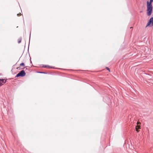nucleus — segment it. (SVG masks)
Masks as SVG:
<instances>
[{
    "label": "nucleus",
    "instance_id": "f257e3e1",
    "mask_svg": "<svg viewBox=\"0 0 153 153\" xmlns=\"http://www.w3.org/2000/svg\"><path fill=\"white\" fill-rule=\"evenodd\" d=\"M153 7L152 4L148 3V1L147 2V14L148 16H150L152 12Z\"/></svg>",
    "mask_w": 153,
    "mask_h": 153
},
{
    "label": "nucleus",
    "instance_id": "f03ea898",
    "mask_svg": "<svg viewBox=\"0 0 153 153\" xmlns=\"http://www.w3.org/2000/svg\"><path fill=\"white\" fill-rule=\"evenodd\" d=\"M25 74L26 73L25 71L23 70H22L21 71L16 75V77H23L25 75Z\"/></svg>",
    "mask_w": 153,
    "mask_h": 153
},
{
    "label": "nucleus",
    "instance_id": "7ed1b4c3",
    "mask_svg": "<svg viewBox=\"0 0 153 153\" xmlns=\"http://www.w3.org/2000/svg\"><path fill=\"white\" fill-rule=\"evenodd\" d=\"M153 25V17H152L149 20L147 23L146 27L149 26H152Z\"/></svg>",
    "mask_w": 153,
    "mask_h": 153
},
{
    "label": "nucleus",
    "instance_id": "20e7f679",
    "mask_svg": "<svg viewBox=\"0 0 153 153\" xmlns=\"http://www.w3.org/2000/svg\"><path fill=\"white\" fill-rule=\"evenodd\" d=\"M7 79H0V82H1L2 84H4L7 81Z\"/></svg>",
    "mask_w": 153,
    "mask_h": 153
},
{
    "label": "nucleus",
    "instance_id": "39448f33",
    "mask_svg": "<svg viewBox=\"0 0 153 153\" xmlns=\"http://www.w3.org/2000/svg\"><path fill=\"white\" fill-rule=\"evenodd\" d=\"M22 40V37H20L18 40V43H20L21 42V40Z\"/></svg>",
    "mask_w": 153,
    "mask_h": 153
},
{
    "label": "nucleus",
    "instance_id": "423d86ee",
    "mask_svg": "<svg viewBox=\"0 0 153 153\" xmlns=\"http://www.w3.org/2000/svg\"><path fill=\"white\" fill-rule=\"evenodd\" d=\"M42 67H44V68H45L46 67H49V68H53L52 67H49L48 65H43V66H42Z\"/></svg>",
    "mask_w": 153,
    "mask_h": 153
},
{
    "label": "nucleus",
    "instance_id": "0eeeda50",
    "mask_svg": "<svg viewBox=\"0 0 153 153\" xmlns=\"http://www.w3.org/2000/svg\"><path fill=\"white\" fill-rule=\"evenodd\" d=\"M20 66H23V67H25V65L24 64V63H21L20 64Z\"/></svg>",
    "mask_w": 153,
    "mask_h": 153
},
{
    "label": "nucleus",
    "instance_id": "6e6552de",
    "mask_svg": "<svg viewBox=\"0 0 153 153\" xmlns=\"http://www.w3.org/2000/svg\"><path fill=\"white\" fill-rule=\"evenodd\" d=\"M153 2V0H150L149 1H148V3L150 4H152V3Z\"/></svg>",
    "mask_w": 153,
    "mask_h": 153
},
{
    "label": "nucleus",
    "instance_id": "1a4fd4ad",
    "mask_svg": "<svg viewBox=\"0 0 153 153\" xmlns=\"http://www.w3.org/2000/svg\"><path fill=\"white\" fill-rule=\"evenodd\" d=\"M136 127H137V128L138 129L140 128V126H136Z\"/></svg>",
    "mask_w": 153,
    "mask_h": 153
},
{
    "label": "nucleus",
    "instance_id": "9d476101",
    "mask_svg": "<svg viewBox=\"0 0 153 153\" xmlns=\"http://www.w3.org/2000/svg\"><path fill=\"white\" fill-rule=\"evenodd\" d=\"M39 73H41V74H47L45 72H39Z\"/></svg>",
    "mask_w": 153,
    "mask_h": 153
},
{
    "label": "nucleus",
    "instance_id": "9b49d317",
    "mask_svg": "<svg viewBox=\"0 0 153 153\" xmlns=\"http://www.w3.org/2000/svg\"><path fill=\"white\" fill-rule=\"evenodd\" d=\"M106 68L109 71H110V69L106 67Z\"/></svg>",
    "mask_w": 153,
    "mask_h": 153
},
{
    "label": "nucleus",
    "instance_id": "f8f14e48",
    "mask_svg": "<svg viewBox=\"0 0 153 153\" xmlns=\"http://www.w3.org/2000/svg\"><path fill=\"white\" fill-rule=\"evenodd\" d=\"M136 130L137 131V132H139V130H138V129L137 128V127H136Z\"/></svg>",
    "mask_w": 153,
    "mask_h": 153
},
{
    "label": "nucleus",
    "instance_id": "ddd939ff",
    "mask_svg": "<svg viewBox=\"0 0 153 153\" xmlns=\"http://www.w3.org/2000/svg\"><path fill=\"white\" fill-rule=\"evenodd\" d=\"M3 85V84H2L1 82H0V87L1 86Z\"/></svg>",
    "mask_w": 153,
    "mask_h": 153
},
{
    "label": "nucleus",
    "instance_id": "4468645a",
    "mask_svg": "<svg viewBox=\"0 0 153 153\" xmlns=\"http://www.w3.org/2000/svg\"><path fill=\"white\" fill-rule=\"evenodd\" d=\"M24 68H20V69H24Z\"/></svg>",
    "mask_w": 153,
    "mask_h": 153
},
{
    "label": "nucleus",
    "instance_id": "2eb2a0df",
    "mask_svg": "<svg viewBox=\"0 0 153 153\" xmlns=\"http://www.w3.org/2000/svg\"><path fill=\"white\" fill-rule=\"evenodd\" d=\"M27 67V66L25 67V68H26V69H27V68H26V67Z\"/></svg>",
    "mask_w": 153,
    "mask_h": 153
},
{
    "label": "nucleus",
    "instance_id": "dca6fc26",
    "mask_svg": "<svg viewBox=\"0 0 153 153\" xmlns=\"http://www.w3.org/2000/svg\"><path fill=\"white\" fill-rule=\"evenodd\" d=\"M132 28V27H130V28Z\"/></svg>",
    "mask_w": 153,
    "mask_h": 153
}]
</instances>
